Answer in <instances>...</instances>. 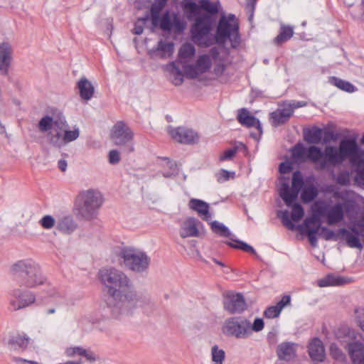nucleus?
Segmentation results:
<instances>
[{"instance_id": "f257e3e1", "label": "nucleus", "mask_w": 364, "mask_h": 364, "mask_svg": "<svg viewBox=\"0 0 364 364\" xmlns=\"http://www.w3.org/2000/svg\"><path fill=\"white\" fill-rule=\"evenodd\" d=\"M291 152L292 159L296 162L310 161L318 164L321 170L328 166L340 164L346 159H349L353 165L358 164L362 161V151L355 138L343 139L338 148L327 146L323 151L314 145L306 148L302 144L298 143L291 148Z\"/></svg>"}, {"instance_id": "f03ea898", "label": "nucleus", "mask_w": 364, "mask_h": 364, "mask_svg": "<svg viewBox=\"0 0 364 364\" xmlns=\"http://www.w3.org/2000/svg\"><path fill=\"white\" fill-rule=\"evenodd\" d=\"M10 274L13 281L24 289H35L48 280L40 264L32 259L16 261L10 267Z\"/></svg>"}, {"instance_id": "7ed1b4c3", "label": "nucleus", "mask_w": 364, "mask_h": 364, "mask_svg": "<svg viewBox=\"0 0 364 364\" xmlns=\"http://www.w3.org/2000/svg\"><path fill=\"white\" fill-rule=\"evenodd\" d=\"M100 281L107 287L109 299L116 309L123 301L124 295L132 289L129 279L120 270L114 268L102 269L99 272Z\"/></svg>"}, {"instance_id": "20e7f679", "label": "nucleus", "mask_w": 364, "mask_h": 364, "mask_svg": "<svg viewBox=\"0 0 364 364\" xmlns=\"http://www.w3.org/2000/svg\"><path fill=\"white\" fill-rule=\"evenodd\" d=\"M38 128L41 132L47 133L46 138L49 144L60 149L64 146L65 129L69 125L63 114L58 111L53 116L46 115L38 122Z\"/></svg>"}, {"instance_id": "39448f33", "label": "nucleus", "mask_w": 364, "mask_h": 364, "mask_svg": "<svg viewBox=\"0 0 364 364\" xmlns=\"http://www.w3.org/2000/svg\"><path fill=\"white\" fill-rule=\"evenodd\" d=\"M353 191L350 190H335L333 196L335 199L341 200L343 203H336L329 206L326 218L329 225L341 222L344 218V212H353L355 208L353 198Z\"/></svg>"}, {"instance_id": "423d86ee", "label": "nucleus", "mask_w": 364, "mask_h": 364, "mask_svg": "<svg viewBox=\"0 0 364 364\" xmlns=\"http://www.w3.org/2000/svg\"><path fill=\"white\" fill-rule=\"evenodd\" d=\"M78 198L81 201L78 208L80 216L86 220L93 219L103 204L102 193L97 190L88 189L82 191Z\"/></svg>"}, {"instance_id": "0eeeda50", "label": "nucleus", "mask_w": 364, "mask_h": 364, "mask_svg": "<svg viewBox=\"0 0 364 364\" xmlns=\"http://www.w3.org/2000/svg\"><path fill=\"white\" fill-rule=\"evenodd\" d=\"M119 257L123 259L126 267L138 273L146 272L151 261L146 252L129 247L123 248Z\"/></svg>"}, {"instance_id": "6e6552de", "label": "nucleus", "mask_w": 364, "mask_h": 364, "mask_svg": "<svg viewBox=\"0 0 364 364\" xmlns=\"http://www.w3.org/2000/svg\"><path fill=\"white\" fill-rule=\"evenodd\" d=\"M153 303L147 295L137 294L132 289L124 295L123 301L116 309L119 314L128 315L132 309L141 308L145 312L151 311L153 308Z\"/></svg>"}, {"instance_id": "1a4fd4ad", "label": "nucleus", "mask_w": 364, "mask_h": 364, "mask_svg": "<svg viewBox=\"0 0 364 364\" xmlns=\"http://www.w3.org/2000/svg\"><path fill=\"white\" fill-rule=\"evenodd\" d=\"M111 139L115 145L122 146L124 153L129 154L134 151V132L124 122H117L114 125Z\"/></svg>"}, {"instance_id": "9d476101", "label": "nucleus", "mask_w": 364, "mask_h": 364, "mask_svg": "<svg viewBox=\"0 0 364 364\" xmlns=\"http://www.w3.org/2000/svg\"><path fill=\"white\" fill-rule=\"evenodd\" d=\"M250 321L242 316L227 318L222 328L223 333L237 339L247 338L250 336Z\"/></svg>"}, {"instance_id": "9b49d317", "label": "nucleus", "mask_w": 364, "mask_h": 364, "mask_svg": "<svg viewBox=\"0 0 364 364\" xmlns=\"http://www.w3.org/2000/svg\"><path fill=\"white\" fill-rule=\"evenodd\" d=\"M304 184L303 176L299 171L294 172L291 180V188L287 182H283L279 188V196L287 206L296 201L298 195Z\"/></svg>"}, {"instance_id": "f8f14e48", "label": "nucleus", "mask_w": 364, "mask_h": 364, "mask_svg": "<svg viewBox=\"0 0 364 364\" xmlns=\"http://www.w3.org/2000/svg\"><path fill=\"white\" fill-rule=\"evenodd\" d=\"M213 24H192L191 39L195 44L202 48L214 45L213 34L211 33Z\"/></svg>"}, {"instance_id": "ddd939ff", "label": "nucleus", "mask_w": 364, "mask_h": 364, "mask_svg": "<svg viewBox=\"0 0 364 364\" xmlns=\"http://www.w3.org/2000/svg\"><path fill=\"white\" fill-rule=\"evenodd\" d=\"M9 295L10 305L14 311L24 309L36 301V295L33 292L20 288L11 290Z\"/></svg>"}, {"instance_id": "4468645a", "label": "nucleus", "mask_w": 364, "mask_h": 364, "mask_svg": "<svg viewBox=\"0 0 364 364\" xmlns=\"http://www.w3.org/2000/svg\"><path fill=\"white\" fill-rule=\"evenodd\" d=\"M223 308L231 314L242 313L247 309L244 296L241 293L228 291L224 294Z\"/></svg>"}, {"instance_id": "2eb2a0df", "label": "nucleus", "mask_w": 364, "mask_h": 364, "mask_svg": "<svg viewBox=\"0 0 364 364\" xmlns=\"http://www.w3.org/2000/svg\"><path fill=\"white\" fill-rule=\"evenodd\" d=\"M167 1L155 0L150 8L151 23H182L178 19L171 21V16L168 10L162 13Z\"/></svg>"}, {"instance_id": "dca6fc26", "label": "nucleus", "mask_w": 364, "mask_h": 364, "mask_svg": "<svg viewBox=\"0 0 364 364\" xmlns=\"http://www.w3.org/2000/svg\"><path fill=\"white\" fill-rule=\"evenodd\" d=\"M174 46L172 40L162 37L158 41L156 46L148 50V55L151 58H168L174 53Z\"/></svg>"}, {"instance_id": "f3484780", "label": "nucleus", "mask_w": 364, "mask_h": 364, "mask_svg": "<svg viewBox=\"0 0 364 364\" xmlns=\"http://www.w3.org/2000/svg\"><path fill=\"white\" fill-rule=\"evenodd\" d=\"M14 49L11 44L8 41H3L0 43V75H9L12 62L14 60Z\"/></svg>"}, {"instance_id": "a211bd4d", "label": "nucleus", "mask_w": 364, "mask_h": 364, "mask_svg": "<svg viewBox=\"0 0 364 364\" xmlns=\"http://www.w3.org/2000/svg\"><path fill=\"white\" fill-rule=\"evenodd\" d=\"M168 132L174 140L181 144H193L198 140L197 132L192 129L178 127L170 129Z\"/></svg>"}, {"instance_id": "6ab92c4d", "label": "nucleus", "mask_w": 364, "mask_h": 364, "mask_svg": "<svg viewBox=\"0 0 364 364\" xmlns=\"http://www.w3.org/2000/svg\"><path fill=\"white\" fill-rule=\"evenodd\" d=\"M317 218L314 217L306 218L303 224L298 226L300 231L306 235L309 243L312 247H316L318 244L317 235L320 230L321 225H314L315 222L317 221Z\"/></svg>"}, {"instance_id": "aec40b11", "label": "nucleus", "mask_w": 364, "mask_h": 364, "mask_svg": "<svg viewBox=\"0 0 364 364\" xmlns=\"http://www.w3.org/2000/svg\"><path fill=\"white\" fill-rule=\"evenodd\" d=\"M220 6L219 2L202 0L200 1V8L205 14L203 16L196 18L194 23H215V21H213V17L219 13Z\"/></svg>"}, {"instance_id": "412c9836", "label": "nucleus", "mask_w": 364, "mask_h": 364, "mask_svg": "<svg viewBox=\"0 0 364 364\" xmlns=\"http://www.w3.org/2000/svg\"><path fill=\"white\" fill-rule=\"evenodd\" d=\"M289 207L292 208L291 218L289 217L287 211L282 212V223L288 229L294 230L296 229V226L291 220L295 222L299 221L304 215V210L302 205L298 203H295V201Z\"/></svg>"}, {"instance_id": "4be33fe9", "label": "nucleus", "mask_w": 364, "mask_h": 364, "mask_svg": "<svg viewBox=\"0 0 364 364\" xmlns=\"http://www.w3.org/2000/svg\"><path fill=\"white\" fill-rule=\"evenodd\" d=\"M151 31L159 28L162 31L161 37L170 38L173 41L186 28L187 24H151Z\"/></svg>"}, {"instance_id": "5701e85b", "label": "nucleus", "mask_w": 364, "mask_h": 364, "mask_svg": "<svg viewBox=\"0 0 364 364\" xmlns=\"http://www.w3.org/2000/svg\"><path fill=\"white\" fill-rule=\"evenodd\" d=\"M349 230L345 228H339V233L342 234V240H345L347 245L351 248H362V244L359 239L360 230L354 224L349 227Z\"/></svg>"}, {"instance_id": "b1692460", "label": "nucleus", "mask_w": 364, "mask_h": 364, "mask_svg": "<svg viewBox=\"0 0 364 364\" xmlns=\"http://www.w3.org/2000/svg\"><path fill=\"white\" fill-rule=\"evenodd\" d=\"M307 348L309 355L312 360L316 362L324 361L326 358L325 348L320 338H312Z\"/></svg>"}, {"instance_id": "393cba45", "label": "nucleus", "mask_w": 364, "mask_h": 364, "mask_svg": "<svg viewBox=\"0 0 364 364\" xmlns=\"http://www.w3.org/2000/svg\"><path fill=\"white\" fill-rule=\"evenodd\" d=\"M237 119L243 126L249 128L255 127L259 132V135H262V127L260 121L255 116L250 114L249 111L246 108H242L238 110Z\"/></svg>"}, {"instance_id": "a878e982", "label": "nucleus", "mask_w": 364, "mask_h": 364, "mask_svg": "<svg viewBox=\"0 0 364 364\" xmlns=\"http://www.w3.org/2000/svg\"><path fill=\"white\" fill-rule=\"evenodd\" d=\"M188 205L189 209L197 213L198 215L203 220L208 221L212 218V215L209 211L210 205L205 201L200 199L191 198Z\"/></svg>"}, {"instance_id": "bb28decb", "label": "nucleus", "mask_w": 364, "mask_h": 364, "mask_svg": "<svg viewBox=\"0 0 364 364\" xmlns=\"http://www.w3.org/2000/svg\"><path fill=\"white\" fill-rule=\"evenodd\" d=\"M352 364H364V344L360 341L350 342L346 346Z\"/></svg>"}, {"instance_id": "cd10ccee", "label": "nucleus", "mask_w": 364, "mask_h": 364, "mask_svg": "<svg viewBox=\"0 0 364 364\" xmlns=\"http://www.w3.org/2000/svg\"><path fill=\"white\" fill-rule=\"evenodd\" d=\"M296 344L291 342H283L277 348V355L280 360L289 362L296 355Z\"/></svg>"}, {"instance_id": "c85d7f7f", "label": "nucleus", "mask_w": 364, "mask_h": 364, "mask_svg": "<svg viewBox=\"0 0 364 364\" xmlns=\"http://www.w3.org/2000/svg\"><path fill=\"white\" fill-rule=\"evenodd\" d=\"M198 225H201V223L198 219L193 217L188 218L181 228L180 236L182 238L198 237Z\"/></svg>"}, {"instance_id": "c756f323", "label": "nucleus", "mask_w": 364, "mask_h": 364, "mask_svg": "<svg viewBox=\"0 0 364 364\" xmlns=\"http://www.w3.org/2000/svg\"><path fill=\"white\" fill-rule=\"evenodd\" d=\"M292 115L293 110L289 109L286 105L284 108L277 109L269 114L273 127H278L287 123Z\"/></svg>"}, {"instance_id": "7c9ffc66", "label": "nucleus", "mask_w": 364, "mask_h": 364, "mask_svg": "<svg viewBox=\"0 0 364 364\" xmlns=\"http://www.w3.org/2000/svg\"><path fill=\"white\" fill-rule=\"evenodd\" d=\"M76 87L82 100H90L95 93V87L85 77H82L77 82Z\"/></svg>"}, {"instance_id": "2f4dec72", "label": "nucleus", "mask_w": 364, "mask_h": 364, "mask_svg": "<svg viewBox=\"0 0 364 364\" xmlns=\"http://www.w3.org/2000/svg\"><path fill=\"white\" fill-rule=\"evenodd\" d=\"M348 282L349 279L334 274H328L317 282L320 287L343 286Z\"/></svg>"}, {"instance_id": "473e14b6", "label": "nucleus", "mask_w": 364, "mask_h": 364, "mask_svg": "<svg viewBox=\"0 0 364 364\" xmlns=\"http://www.w3.org/2000/svg\"><path fill=\"white\" fill-rule=\"evenodd\" d=\"M77 225L70 215L61 218L57 223L56 229L66 235L73 233L77 229Z\"/></svg>"}, {"instance_id": "72a5a7b5", "label": "nucleus", "mask_w": 364, "mask_h": 364, "mask_svg": "<svg viewBox=\"0 0 364 364\" xmlns=\"http://www.w3.org/2000/svg\"><path fill=\"white\" fill-rule=\"evenodd\" d=\"M216 34L213 35L214 44H223L231 36L233 24H217Z\"/></svg>"}, {"instance_id": "f704fd0d", "label": "nucleus", "mask_w": 364, "mask_h": 364, "mask_svg": "<svg viewBox=\"0 0 364 364\" xmlns=\"http://www.w3.org/2000/svg\"><path fill=\"white\" fill-rule=\"evenodd\" d=\"M323 136V129L314 127L304 131V139L309 144H318L321 142Z\"/></svg>"}, {"instance_id": "c9c22d12", "label": "nucleus", "mask_w": 364, "mask_h": 364, "mask_svg": "<svg viewBox=\"0 0 364 364\" xmlns=\"http://www.w3.org/2000/svg\"><path fill=\"white\" fill-rule=\"evenodd\" d=\"M166 70L172 75L171 82L173 85L178 86L183 82V74L176 62L166 65Z\"/></svg>"}, {"instance_id": "e433bc0d", "label": "nucleus", "mask_w": 364, "mask_h": 364, "mask_svg": "<svg viewBox=\"0 0 364 364\" xmlns=\"http://www.w3.org/2000/svg\"><path fill=\"white\" fill-rule=\"evenodd\" d=\"M30 341V338L26 334H16L11 336L9 340V344L14 349L25 350Z\"/></svg>"}, {"instance_id": "4c0bfd02", "label": "nucleus", "mask_w": 364, "mask_h": 364, "mask_svg": "<svg viewBox=\"0 0 364 364\" xmlns=\"http://www.w3.org/2000/svg\"><path fill=\"white\" fill-rule=\"evenodd\" d=\"M294 34L293 28L289 26L282 25L277 37L274 39V43L277 46H282L289 41Z\"/></svg>"}, {"instance_id": "58836bf2", "label": "nucleus", "mask_w": 364, "mask_h": 364, "mask_svg": "<svg viewBox=\"0 0 364 364\" xmlns=\"http://www.w3.org/2000/svg\"><path fill=\"white\" fill-rule=\"evenodd\" d=\"M330 82L340 90L349 93H352L357 90L356 87L350 82L340 79L337 77H331L330 78Z\"/></svg>"}, {"instance_id": "ea45409f", "label": "nucleus", "mask_w": 364, "mask_h": 364, "mask_svg": "<svg viewBox=\"0 0 364 364\" xmlns=\"http://www.w3.org/2000/svg\"><path fill=\"white\" fill-rule=\"evenodd\" d=\"M318 235L324 239L325 240H333L336 241L338 239L342 240V234L339 233V229L336 232H334L326 227L321 225Z\"/></svg>"}, {"instance_id": "a19ab883", "label": "nucleus", "mask_w": 364, "mask_h": 364, "mask_svg": "<svg viewBox=\"0 0 364 364\" xmlns=\"http://www.w3.org/2000/svg\"><path fill=\"white\" fill-rule=\"evenodd\" d=\"M210 228L215 234L219 236L229 237L231 235V232L228 227L217 220L213 221L210 223Z\"/></svg>"}, {"instance_id": "79ce46f5", "label": "nucleus", "mask_w": 364, "mask_h": 364, "mask_svg": "<svg viewBox=\"0 0 364 364\" xmlns=\"http://www.w3.org/2000/svg\"><path fill=\"white\" fill-rule=\"evenodd\" d=\"M317 195V188L313 184H311L304 188L301 197L304 203H309L314 200Z\"/></svg>"}, {"instance_id": "37998d69", "label": "nucleus", "mask_w": 364, "mask_h": 364, "mask_svg": "<svg viewBox=\"0 0 364 364\" xmlns=\"http://www.w3.org/2000/svg\"><path fill=\"white\" fill-rule=\"evenodd\" d=\"M196 64L198 68L199 72L203 74L208 72L210 68L211 60L208 55H201L197 59Z\"/></svg>"}, {"instance_id": "c03bdc74", "label": "nucleus", "mask_w": 364, "mask_h": 364, "mask_svg": "<svg viewBox=\"0 0 364 364\" xmlns=\"http://www.w3.org/2000/svg\"><path fill=\"white\" fill-rule=\"evenodd\" d=\"M196 54L195 47L189 43H183L179 50L178 57L181 58H191Z\"/></svg>"}, {"instance_id": "a18cd8bd", "label": "nucleus", "mask_w": 364, "mask_h": 364, "mask_svg": "<svg viewBox=\"0 0 364 364\" xmlns=\"http://www.w3.org/2000/svg\"><path fill=\"white\" fill-rule=\"evenodd\" d=\"M235 242L236 244H234L231 242H227L226 244L231 247L239 249L246 252H250L257 257L255 250L251 245L240 240H235Z\"/></svg>"}, {"instance_id": "49530a36", "label": "nucleus", "mask_w": 364, "mask_h": 364, "mask_svg": "<svg viewBox=\"0 0 364 364\" xmlns=\"http://www.w3.org/2000/svg\"><path fill=\"white\" fill-rule=\"evenodd\" d=\"M329 205L324 204L323 203L317 205L316 208L314 209V213L311 217L315 216L317 218V221L315 222L314 225H318L321 223V216H326L327 211Z\"/></svg>"}, {"instance_id": "de8ad7c7", "label": "nucleus", "mask_w": 364, "mask_h": 364, "mask_svg": "<svg viewBox=\"0 0 364 364\" xmlns=\"http://www.w3.org/2000/svg\"><path fill=\"white\" fill-rule=\"evenodd\" d=\"M212 360L214 364H223L225 360V353L222 349H219L218 346H214L211 350Z\"/></svg>"}, {"instance_id": "09e8293b", "label": "nucleus", "mask_w": 364, "mask_h": 364, "mask_svg": "<svg viewBox=\"0 0 364 364\" xmlns=\"http://www.w3.org/2000/svg\"><path fill=\"white\" fill-rule=\"evenodd\" d=\"M183 68L186 74V76L189 79H196L198 77L200 74H201L200 72H199L198 68L197 67L196 64L184 65L183 66Z\"/></svg>"}, {"instance_id": "8fccbe9b", "label": "nucleus", "mask_w": 364, "mask_h": 364, "mask_svg": "<svg viewBox=\"0 0 364 364\" xmlns=\"http://www.w3.org/2000/svg\"><path fill=\"white\" fill-rule=\"evenodd\" d=\"M228 39H230L232 48H237L240 45L239 24H233L231 29V36Z\"/></svg>"}, {"instance_id": "3c124183", "label": "nucleus", "mask_w": 364, "mask_h": 364, "mask_svg": "<svg viewBox=\"0 0 364 364\" xmlns=\"http://www.w3.org/2000/svg\"><path fill=\"white\" fill-rule=\"evenodd\" d=\"M257 2V0H246L245 10L249 22H252L253 20Z\"/></svg>"}, {"instance_id": "603ef678", "label": "nucleus", "mask_w": 364, "mask_h": 364, "mask_svg": "<svg viewBox=\"0 0 364 364\" xmlns=\"http://www.w3.org/2000/svg\"><path fill=\"white\" fill-rule=\"evenodd\" d=\"M331 356L336 360H343L346 358L345 354L335 343H331L329 348Z\"/></svg>"}, {"instance_id": "864d4df0", "label": "nucleus", "mask_w": 364, "mask_h": 364, "mask_svg": "<svg viewBox=\"0 0 364 364\" xmlns=\"http://www.w3.org/2000/svg\"><path fill=\"white\" fill-rule=\"evenodd\" d=\"M39 225L46 230H50L55 226V220L50 215H44L38 222Z\"/></svg>"}, {"instance_id": "5fc2aeb1", "label": "nucleus", "mask_w": 364, "mask_h": 364, "mask_svg": "<svg viewBox=\"0 0 364 364\" xmlns=\"http://www.w3.org/2000/svg\"><path fill=\"white\" fill-rule=\"evenodd\" d=\"M79 134L80 132L78 129H74L73 130H68V129H65L64 146L77 139L79 137Z\"/></svg>"}, {"instance_id": "6e6d98bb", "label": "nucleus", "mask_w": 364, "mask_h": 364, "mask_svg": "<svg viewBox=\"0 0 364 364\" xmlns=\"http://www.w3.org/2000/svg\"><path fill=\"white\" fill-rule=\"evenodd\" d=\"M237 151H238L237 146H235L232 148L225 150L223 152V154L220 155L219 161H224L232 160L233 159V157L235 156V154H237Z\"/></svg>"}, {"instance_id": "4d7b16f0", "label": "nucleus", "mask_w": 364, "mask_h": 364, "mask_svg": "<svg viewBox=\"0 0 364 364\" xmlns=\"http://www.w3.org/2000/svg\"><path fill=\"white\" fill-rule=\"evenodd\" d=\"M235 173L234 171L230 172L225 169H221L218 174L217 181L219 183H223L228 181L230 178H234Z\"/></svg>"}, {"instance_id": "13d9d810", "label": "nucleus", "mask_w": 364, "mask_h": 364, "mask_svg": "<svg viewBox=\"0 0 364 364\" xmlns=\"http://www.w3.org/2000/svg\"><path fill=\"white\" fill-rule=\"evenodd\" d=\"M185 7L191 15L197 16V18L200 16L201 8L200 6L198 5L196 2L190 1L186 4Z\"/></svg>"}, {"instance_id": "bf43d9fd", "label": "nucleus", "mask_w": 364, "mask_h": 364, "mask_svg": "<svg viewBox=\"0 0 364 364\" xmlns=\"http://www.w3.org/2000/svg\"><path fill=\"white\" fill-rule=\"evenodd\" d=\"M280 313L276 306H271L265 309L263 315L267 318H277L280 315Z\"/></svg>"}, {"instance_id": "052dcab7", "label": "nucleus", "mask_w": 364, "mask_h": 364, "mask_svg": "<svg viewBox=\"0 0 364 364\" xmlns=\"http://www.w3.org/2000/svg\"><path fill=\"white\" fill-rule=\"evenodd\" d=\"M85 353V349L80 346L70 347L65 350V354L68 357H73L75 355H83Z\"/></svg>"}, {"instance_id": "680f3d73", "label": "nucleus", "mask_w": 364, "mask_h": 364, "mask_svg": "<svg viewBox=\"0 0 364 364\" xmlns=\"http://www.w3.org/2000/svg\"><path fill=\"white\" fill-rule=\"evenodd\" d=\"M358 168L356 169L355 181L364 184V160L359 161Z\"/></svg>"}, {"instance_id": "e2e57ef3", "label": "nucleus", "mask_w": 364, "mask_h": 364, "mask_svg": "<svg viewBox=\"0 0 364 364\" xmlns=\"http://www.w3.org/2000/svg\"><path fill=\"white\" fill-rule=\"evenodd\" d=\"M264 323L262 318H256L252 324L250 323V335L252 331L259 332L264 328Z\"/></svg>"}, {"instance_id": "0e129e2a", "label": "nucleus", "mask_w": 364, "mask_h": 364, "mask_svg": "<svg viewBox=\"0 0 364 364\" xmlns=\"http://www.w3.org/2000/svg\"><path fill=\"white\" fill-rule=\"evenodd\" d=\"M121 160L119 152L117 150L112 149L109 151L108 161L110 164H117Z\"/></svg>"}, {"instance_id": "69168bd1", "label": "nucleus", "mask_w": 364, "mask_h": 364, "mask_svg": "<svg viewBox=\"0 0 364 364\" xmlns=\"http://www.w3.org/2000/svg\"><path fill=\"white\" fill-rule=\"evenodd\" d=\"M217 23H238V18L235 14H229L228 15H225V14L223 12Z\"/></svg>"}, {"instance_id": "338daca9", "label": "nucleus", "mask_w": 364, "mask_h": 364, "mask_svg": "<svg viewBox=\"0 0 364 364\" xmlns=\"http://www.w3.org/2000/svg\"><path fill=\"white\" fill-rule=\"evenodd\" d=\"M336 181L338 184L343 186H347L350 183V178L348 172L340 173L336 178Z\"/></svg>"}, {"instance_id": "774afa93", "label": "nucleus", "mask_w": 364, "mask_h": 364, "mask_svg": "<svg viewBox=\"0 0 364 364\" xmlns=\"http://www.w3.org/2000/svg\"><path fill=\"white\" fill-rule=\"evenodd\" d=\"M355 313L358 314L356 318L359 323V326L364 332V309H355Z\"/></svg>"}]
</instances>
